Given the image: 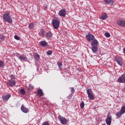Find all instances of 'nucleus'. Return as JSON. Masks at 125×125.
Segmentation results:
<instances>
[{
  "mask_svg": "<svg viewBox=\"0 0 125 125\" xmlns=\"http://www.w3.org/2000/svg\"><path fill=\"white\" fill-rule=\"evenodd\" d=\"M3 19L8 23H12V18L10 17V14L8 12L5 13L3 15Z\"/></svg>",
  "mask_w": 125,
  "mask_h": 125,
  "instance_id": "nucleus-1",
  "label": "nucleus"
},
{
  "mask_svg": "<svg viewBox=\"0 0 125 125\" xmlns=\"http://www.w3.org/2000/svg\"><path fill=\"white\" fill-rule=\"evenodd\" d=\"M52 25L54 29H57L59 28V25H60V21H59L58 19L53 20Z\"/></svg>",
  "mask_w": 125,
  "mask_h": 125,
  "instance_id": "nucleus-2",
  "label": "nucleus"
},
{
  "mask_svg": "<svg viewBox=\"0 0 125 125\" xmlns=\"http://www.w3.org/2000/svg\"><path fill=\"white\" fill-rule=\"evenodd\" d=\"M86 92L90 100H93L94 99V96H93V94H92V90L91 89H88L86 90Z\"/></svg>",
  "mask_w": 125,
  "mask_h": 125,
  "instance_id": "nucleus-3",
  "label": "nucleus"
},
{
  "mask_svg": "<svg viewBox=\"0 0 125 125\" xmlns=\"http://www.w3.org/2000/svg\"><path fill=\"white\" fill-rule=\"evenodd\" d=\"M85 38L88 42H92V41H93L94 40L95 37L93 35L91 34L90 33H89L88 34L86 35L85 36Z\"/></svg>",
  "mask_w": 125,
  "mask_h": 125,
  "instance_id": "nucleus-4",
  "label": "nucleus"
},
{
  "mask_svg": "<svg viewBox=\"0 0 125 125\" xmlns=\"http://www.w3.org/2000/svg\"><path fill=\"white\" fill-rule=\"evenodd\" d=\"M58 119L60 121V122H61L62 125H66L67 122V120L66 119V118H65L62 116H59L58 117Z\"/></svg>",
  "mask_w": 125,
  "mask_h": 125,
  "instance_id": "nucleus-5",
  "label": "nucleus"
},
{
  "mask_svg": "<svg viewBox=\"0 0 125 125\" xmlns=\"http://www.w3.org/2000/svg\"><path fill=\"white\" fill-rule=\"evenodd\" d=\"M105 123L107 125H111V124H112V116H110L109 114H107L105 119Z\"/></svg>",
  "mask_w": 125,
  "mask_h": 125,
  "instance_id": "nucleus-6",
  "label": "nucleus"
},
{
  "mask_svg": "<svg viewBox=\"0 0 125 125\" xmlns=\"http://www.w3.org/2000/svg\"><path fill=\"white\" fill-rule=\"evenodd\" d=\"M66 14H67V12L64 9H62L58 13V15L61 17H65L66 16Z\"/></svg>",
  "mask_w": 125,
  "mask_h": 125,
  "instance_id": "nucleus-7",
  "label": "nucleus"
},
{
  "mask_svg": "<svg viewBox=\"0 0 125 125\" xmlns=\"http://www.w3.org/2000/svg\"><path fill=\"white\" fill-rule=\"evenodd\" d=\"M118 83H125V74H123L121 76H120L117 80Z\"/></svg>",
  "mask_w": 125,
  "mask_h": 125,
  "instance_id": "nucleus-8",
  "label": "nucleus"
},
{
  "mask_svg": "<svg viewBox=\"0 0 125 125\" xmlns=\"http://www.w3.org/2000/svg\"><path fill=\"white\" fill-rule=\"evenodd\" d=\"M117 24L118 26H120L121 27H125V21L118 20L117 21Z\"/></svg>",
  "mask_w": 125,
  "mask_h": 125,
  "instance_id": "nucleus-9",
  "label": "nucleus"
},
{
  "mask_svg": "<svg viewBox=\"0 0 125 125\" xmlns=\"http://www.w3.org/2000/svg\"><path fill=\"white\" fill-rule=\"evenodd\" d=\"M8 84L9 86H14V85L16 84V82L14 81V80L11 79L8 81Z\"/></svg>",
  "mask_w": 125,
  "mask_h": 125,
  "instance_id": "nucleus-10",
  "label": "nucleus"
},
{
  "mask_svg": "<svg viewBox=\"0 0 125 125\" xmlns=\"http://www.w3.org/2000/svg\"><path fill=\"white\" fill-rule=\"evenodd\" d=\"M11 97V95H3L2 96L3 101H4L5 102L6 101H8V99H9V98Z\"/></svg>",
  "mask_w": 125,
  "mask_h": 125,
  "instance_id": "nucleus-11",
  "label": "nucleus"
},
{
  "mask_svg": "<svg viewBox=\"0 0 125 125\" xmlns=\"http://www.w3.org/2000/svg\"><path fill=\"white\" fill-rule=\"evenodd\" d=\"M45 34V31H44V29H41L40 30V31L39 32V34L40 36V37H42V38H44V34Z\"/></svg>",
  "mask_w": 125,
  "mask_h": 125,
  "instance_id": "nucleus-12",
  "label": "nucleus"
},
{
  "mask_svg": "<svg viewBox=\"0 0 125 125\" xmlns=\"http://www.w3.org/2000/svg\"><path fill=\"white\" fill-rule=\"evenodd\" d=\"M46 39L47 40H49L52 38V33L50 31H49L46 33V36H45Z\"/></svg>",
  "mask_w": 125,
  "mask_h": 125,
  "instance_id": "nucleus-13",
  "label": "nucleus"
},
{
  "mask_svg": "<svg viewBox=\"0 0 125 125\" xmlns=\"http://www.w3.org/2000/svg\"><path fill=\"white\" fill-rule=\"evenodd\" d=\"M98 45L96 46H92L91 49L92 52L93 53H95V54H96L97 53V50H98V48L97 47Z\"/></svg>",
  "mask_w": 125,
  "mask_h": 125,
  "instance_id": "nucleus-14",
  "label": "nucleus"
},
{
  "mask_svg": "<svg viewBox=\"0 0 125 125\" xmlns=\"http://www.w3.org/2000/svg\"><path fill=\"white\" fill-rule=\"evenodd\" d=\"M18 58H19L20 60H21V61L26 62L28 60L27 57H25L23 55H20L18 57Z\"/></svg>",
  "mask_w": 125,
  "mask_h": 125,
  "instance_id": "nucleus-15",
  "label": "nucleus"
},
{
  "mask_svg": "<svg viewBox=\"0 0 125 125\" xmlns=\"http://www.w3.org/2000/svg\"><path fill=\"white\" fill-rule=\"evenodd\" d=\"M91 46H96L98 44V41L95 38L91 42Z\"/></svg>",
  "mask_w": 125,
  "mask_h": 125,
  "instance_id": "nucleus-16",
  "label": "nucleus"
},
{
  "mask_svg": "<svg viewBox=\"0 0 125 125\" xmlns=\"http://www.w3.org/2000/svg\"><path fill=\"white\" fill-rule=\"evenodd\" d=\"M21 110L22 112H23V113H27L29 112V109H28V108H27L26 107H25L23 105L21 106Z\"/></svg>",
  "mask_w": 125,
  "mask_h": 125,
  "instance_id": "nucleus-17",
  "label": "nucleus"
},
{
  "mask_svg": "<svg viewBox=\"0 0 125 125\" xmlns=\"http://www.w3.org/2000/svg\"><path fill=\"white\" fill-rule=\"evenodd\" d=\"M106 18H108L107 14L106 13H103L101 16V19H102V20H106Z\"/></svg>",
  "mask_w": 125,
  "mask_h": 125,
  "instance_id": "nucleus-18",
  "label": "nucleus"
},
{
  "mask_svg": "<svg viewBox=\"0 0 125 125\" xmlns=\"http://www.w3.org/2000/svg\"><path fill=\"white\" fill-rule=\"evenodd\" d=\"M40 45L41 46H42L43 47H45V46H46L47 45V42L45 41H41L39 42Z\"/></svg>",
  "mask_w": 125,
  "mask_h": 125,
  "instance_id": "nucleus-19",
  "label": "nucleus"
},
{
  "mask_svg": "<svg viewBox=\"0 0 125 125\" xmlns=\"http://www.w3.org/2000/svg\"><path fill=\"white\" fill-rule=\"evenodd\" d=\"M104 1L106 4H113L114 3V0H104Z\"/></svg>",
  "mask_w": 125,
  "mask_h": 125,
  "instance_id": "nucleus-20",
  "label": "nucleus"
},
{
  "mask_svg": "<svg viewBox=\"0 0 125 125\" xmlns=\"http://www.w3.org/2000/svg\"><path fill=\"white\" fill-rule=\"evenodd\" d=\"M37 93L40 96H43V92H42V89H39L37 91Z\"/></svg>",
  "mask_w": 125,
  "mask_h": 125,
  "instance_id": "nucleus-21",
  "label": "nucleus"
},
{
  "mask_svg": "<svg viewBox=\"0 0 125 125\" xmlns=\"http://www.w3.org/2000/svg\"><path fill=\"white\" fill-rule=\"evenodd\" d=\"M34 58H35L37 61H39V60H40V55H39L37 53H34Z\"/></svg>",
  "mask_w": 125,
  "mask_h": 125,
  "instance_id": "nucleus-22",
  "label": "nucleus"
},
{
  "mask_svg": "<svg viewBox=\"0 0 125 125\" xmlns=\"http://www.w3.org/2000/svg\"><path fill=\"white\" fill-rule=\"evenodd\" d=\"M114 60H115V62H116L117 63V62H119L122 60V58H120V57L116 56V57H115Z\"/></svg>",
  "mask_w": 125,
  "mask_h": 125,
  "instance_id": "nucleus-23",
  "label": "nucleus"
},
{
  "mask_svg": "<svg viewBox=\"0 0 125 125\" xmlns=\"http://www.w3.org/2000/svg\"><path fill=\"white\" fill-rule=\"evenodd\" d=\"M120 112L122 113V114H125V106L123 105L122 106L121 109L120 110Z\"/></svg>",
  "mask_w": 125,
  "mask_h": 125,
  "instance_id": "nucleus-24",
  "label": "nucleus"
},
{
  "mask_svg": "<svg viewBox=\"0 0 125 125\" xmlns=\"http://www.w3.org/2000/svg\"><path fill=\"white\" fill-rule=\"evenodd\" d=\"M122 115H124V114L122 113H121V111H119L117 113H116V116L117 117H118V118H120V117H122Z\"/></svg>",
  "mask_w": 125,
  "mask_h": 125,
  "instance_id": "nucleus-25",
  "label": "nucleus"
},
{
  "mask_svg": "<svg viewBox=\"0 0 125 125\" xmlns=\"http://www.w3.org/2000/svg\"><path fill=\"white\" fill-rule=\"evenodd\" d=\"M28 28L29 29H33V28H34V23L31 22L29 23L28 25Z\"/></svg>",
  "mask_w": 125,
  "mask_h": 125,
  "instance_id": "nucleus-26",
  "label": "nucleus"
},
{
  "mask_svg": "<svg viewBox=\"0 0 125 125\" xmlns=\"http://www.w3.org/2000/svg\"><path fill=\"white\" fill-rule=\"evenodd\" d=\"M20 92H21V93L22 95H24L25 93H26V92H25V90H24L23 88H21L20 90Z\"/></svg>",
  "mask_w": 125,
  "mask_h": 125,
  "instance_id": "nucleus-27",
  "label": "nucleus"
},
{
  "mask_svg": "<svg viewBox=\"0 0 125 125\" xmlns=\"http://www.w3.org/2000/svg\"><path fill=\"white\" fill-rule=\"evenodd\" d=\"M57 65H58L59 69H62L61 67H62V63L61 62H58Z\"/></svg>",
  "mask_w": 125,
  "mask_h": 125,
  "instance_id": "nucleus-28",
  "label": "nucleus"
},
{
  "mask_svg": "<svg viewBox=\"0 0 125 125\" xmlns=\"http://www.w3.org/2000/svg\"><path fill=\"white\" fill-rule=\"evenodd\" d=\"M80 107L81 109H83L84 107V103L83 102H82L80 104Z\"/></svg>",
  "mask_w": 125,
  "mask_h": 125,
  "instance_id": "nucleus-29",
  "label": "nucleus"
},
{
  "mask_svg": "<svg viewBox=\"0 0 125 125\" xmlns=\"http://www.w3.org/2000/svg\"><path fill=\"white\" fill-rule=\"evenodd\" d=\"M104 36L106 37V38H110L111 37V35H110V33L106 32L104 34Z\"/></svg>",
  "mask_w": 125,
  "mask_h": 125,
  "instance_id": "nucleus-30",
  "label": "nucleus"
},
{
  "mask_svg": "<svg viewBox=\"0 0 125 125\" xmlns=\"http://www.w3.org/2000/svg\"><path fill=\"white\" fill-rule=\"evenodd\" d=\"M117 64H118V65H119L120 66H123V60H121V61L118 62Z\"/></svg>",
  "mask_w": 125,
  "mask_h": 125,
  "instance_id": "nucleus-31",
  "label": "nucleus"
},
{
  "mask_svg": "<svg viewBox=\"0 0 125 125\" xmlns=\"http://www.w3.org/2000/svg\"><path fill=\"white\" fill-rule=\"evenodd\" d=\"M28 88L30 90H32L34 89V86L32 85L31 84H30L28 86Z\"/></svg>",
  "mask_w": 125,
  "mask_h": 125,
  "instance_id": "nucleus-32",
  "label": "nucleus"
},
{
  "mask_svg": "<svg viewBox=\"0 0 125 125\" xmlns=\"http://www.w3.org/2000/svg\"><path fill=\"white\" fill-rule=\"evenodd\" d=\"M14 38L15 40H17V41H19L20 40V37L17 35H15Z\"/></svg>",
  "mask_w": 125,
  "mask_h": 125,
  "instance_id": "nucleus-33",
  "label": "nucleus"
},
{
  "mask_svg": "<svg viewBox=\"0 0 125 125\" xmlns=\"http://www.w3.org/2000/svg\"><path fill=\"white\" fill-rule=\"evenodd\" d=\"M70 90H71V92L72 94H73V93H74L75 92V89L73 87L70 88Z\"/></svg>",
  "mask_w": 125,
  "mask_h": 125,
  "instance_id": "nucleus-34",
  "label": "nucleus"
},
{
  "mask_svg": "<svg viewBox=\"0 0 125 125\" xmlns=\"http://www.w3.org/2000/svg\"><path fill=\"white\" fill-rule=\"evenodd\" d=\"M47 55H51L52 54V51L51 50H49L47 52Z\"/></svg>",
  "mask_w": 125,
  "mask_h": 125,
  "instance_id": "nucleus-35",
  "label": "nucleus"
},
{
  "mask_svg": "<svg viewBox=\"0 0 125 125\" xmlns=\"http://www.w3.org/2000/svg\"><path fill=\"white\" fill-rule=\"evenodd\" d=\"M0 41L3 42L4 41V36H0Z\"/></svg>",
  "mask_w": 125,
  "mask_h": 125,
  "instance_id": "nucleus-36",
  "label": "nucleus"
},
{
  "mask_svg": "<svg viewBox=\"0 0 125 125\" xmlns=\"http://www.w3.org/2000/svg\"><path fill=\"white\" fill-rule=\"evenodd\" d=\"M3 66V62L2 61H0V68H1Z\"/></svg>",
  "mask_w": 125,
  "mask_h": 125,
  "instance_id": "nucleus-37",
  "label": "nucleus"
},
{
  "mask_svg": "<svg viewBox=\"0 0 125 125\" xmlns=\"http://www.w3.org/2000/svg\"><path fill=\"white\" fill-rule=\"evenodd\" d=\"M67 98L68 99H71L72 98V95L70 94L68 95V96H67Z\"/></svg>",
  "mask_w": 125,
  "mask_h": 125,
  "instance_id": "nucleus-38",
  "label": "nucleus"
},
{
  "mask_svg": "<svg viewBox=\"0 0 125 125\" xmlns=\"http://www.w3.org/2000/svg\"><path fill=\"white\" fill-rule=\"evenodd\" d=\"M42 125H49V124L47 122H45L43 123Z\"/></svg>",
  "mask_w": 125,
  "mask_h": 125,
  "instance_id": "nucleus-39",
  "label": "nucleus"
},
{
  "mask_svg": "<svg viewBox=\"0 0 125 125\" xmlns=\"http://www.w3.org/2000/svg\"><path fill=\"white\" fill-rule=\"evenodd\" d=\"M123 52L125 54V48H123Z\"/></svg>",
  "mask_w": 125,
  "mask_h": 125,
  "instance_id": "nucleus-40",
  "label": "nucleus"
},
{
  "mask_svg": "<svg viewBox=\"0 0 125 125\" xmlns=\"http://www.w3.org/2000/svg\"><path fill=\"white\" fill-rule=\"evenodd\" d=\"M11 77L12 79H15L14 76H13V75H11Z\"/></svg>",
  "mask_w": 125,
  "mask_h": 125,
  "instance_id": "nucleus-41",
  "label": "nucleus"
}]
</instances>
